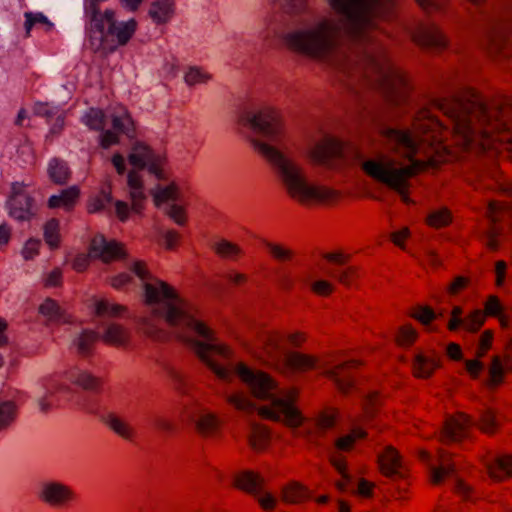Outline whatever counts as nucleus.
I'll return each instance as SVG.
<instances>
[{"label":"nucleus","mask_w":512,"mask_h":512,"mask_svg":"<svg viewBox=\"0 0 512 512\" xmlns=\"http://www.w3.org/2000/svg\"><path fill=\"white\" fill-rule=\"evenodd\" d=\"M338 19L320 18L303 29L289 32L284 39L294 50L328 63L341 81L358 93L357 82L378 91L395 109L413 110V128L383 126L381 135L391 150L411 161L399 166L379 150H365L325 134L314 141L309 156L314 164L329 169L358 165L371 178L396 191L406 203L408 179L421 167L414 159L425 134L445 126L431 111H440L451 130L466 147H479L512 159V96L485 98L476 90L451 86L441 95L429 96L423 105L415 102L407 76L388 59L378 39V18L389 17L394 0H329Z\"/></svg>","instance_id":"f257e3e1"},{"label":"nucleus","mask_w":512,"mask_h":512,"mask_svg":"<svg viewBox=\"0 0 512 512\" xmlns=\"http://www.w3.org/2000/svg\"><path fill=\"white\" fill-rule=\"evenodd\" d=\"M132 275L140 280L150 311V316L145 317L142 323L149 337L163 340L167 337L164 326L173 328L176 336L194 351L220 381L231 384L237 380L246 387L250 396L264 402L258 405L242 391H224L226 401L237 410L256 413L292 427L303 423L304 418L294 404L295 393L279 388L268 374L233 360L230 350L196 317L194 307L179 297L167 283L152 276L143 262H134L130 272L113 277L111 284L117 289L124 288L132 283Z\"/></svg>","instance_id":"f03ea898"},{"label":"nucleus","mask_w":512,"mask_h":512,"mask_svg":"<svg viewBox=\"0 0 512 512\" xmlns=\"http://www.w3.org/2000/svg\"><path fill=\"white\" fill-rule=\"evenodd\" d=\"M237 118L239 125L252 131L255 136L251 140L253 147L270 164L291 197L302 203H312L327 201L334 196L331 189L309 181L275 110L244 111Z\"/></svg>","instance_id":"7ed1b4c3"},{"label":"nucleus","mask_w":512,"mask_h":512,"mask_svg":"<svg viewBox=\"0 0 512 512\" xmlns=\"http://www.w3.org/2000/svg\"><path fill=\"white\" fill-rule=\"evenodd\" d=\"M286 340H289L293 345L299 344L298 335L296 334L287 338L278 332L263 330L253 348V353L259 359L281 371L304 372L311 369H321L322 373L331 379L343 393H348L355 387L351 370L359 365V361L350 359L333 367H328L313 356L288 350L285 346Z\"/></svg>","instance_id":"20e7f679"},{"label":"nucleus","mask_w":512,"mask_h":512,"mask_svg":"<svg viewBox=\"0 0 512 512\" xmlns=\"http://www.w3.org/2000/svg\"><path fill=\"white\" fill-rule=\"evenodd\" d=\"M67 382L91 393H97L101 389L100 379L80 368H73L63 375L45 376L37 383L35 392V401L41 412H48L60 397L70 396L71 388Z\"/></svg>","instance_id":"39448f33"},{"label":"nucleus","mask_w":512,"mask_h":512,"mask_svg":"<svg viewBox=\"0 0 512 512\" xmlns=\"http://www.w3.org/2000/svg\"><path fill=\"white\" fill-rule=\"evenodd\" d=\"M98 2L99 0H85L84 2V13L90 37L97 41L99 46H104L108 37H116L118 45H125L135 32V20L117 22L113 10L107 9L101 13Z\"/></svg>","instance_id":"423d86ee"},{"label":"nucleus","mask_w":512,"mask_h":512,"mask_svg":"<svg viewBox=\"0 0 512 512\" xmlns=\"http://www.w3.org/2000/svg\"><path fill=\"white\" fill-rule=\"evenodd\" d=\"M160 157L157 156L147 145L142 142H135L129 154V163L134 170L127 175V184L129 187V195L132 201L131 209L139 213L142 209V203L146 199L144 193L143 182L136 170L147 169L150 174L156 178H162V170L160 168Z\"/></svg>","instance_id":"0eeeda50"},{"label":"nucleus","mask_w":512,"mask_h":512,"mask_svg":"<svg viewBox=\"0 0 512 512\" xmlns=\"http://www.w3.org/2000/svg\"><path fill=\"white\" fill-rule=\"evenodd\" d=\"M367 433L359 422L353 420L351 423L350 433L338 438L335 441V450L330 460L334 468L342 476V480L338 482V488L341 491H350L362 497H370L373 490V485L366 480L353 481L347 471L345 459L341 456L340 452L349 451L352 449L354 443L358 439H364Z\"/></svg>","instance_id":"6e6552de"},{"label":"nucleus","mask_w":512,"mask_h":512,"mask_svg":"<svg viewBox=\"0 0 512 512\" xmlns=\"http://www.w3.org/2000/svg\"><path fill=\"white\" fill-rule=\"evenodd\" d=\"M82 121L90 129L101 131L99 139L103 149H108L112 145L118 144L119 137L117 133L125 134L128 137H131L133 133V120L124 108H120L112 114L111 123L113 131L105 130L107 117L99 108L88 109L82 116Z\"/></svg>","instance_id":"1a4fd4ad"},{"label":"nucleus","mask_w":512,"mask_h":512,"mask_svg":"<svg viewBox=\"0 0 512 512\" xmlns=\"http://www.w3.org/2000/svg\"><path fill=\"white\" fill-rule=\"evenodd\" d=\"M101 333L93 330L84 329L77 335L73 342L72 348L75 351L85 357L92 353L93 346L96 341L102 337V339L111 345L124 346L127 344L129 339V332L122 325L103 319L100 323Z\"/></svg>","instance_id":"9d476101"},{"label":"nucleus","mask_w":512,"mask_h":512,"mask_svg":"<svg viewBox=\"0 0 512 512\" xmlns=\"http://www.w3.org/2000/svg\"><path fill=\"white\" fill-rule=\"evenodd\" d=\"M420 458L428 465L431 482L441 484L446 478L451 480L452 488L463 498H470L471 488L458 476V469L448 453L440 452L436 458L423 451Z\"/></svg>","instance_id":"9b49d317"},{"label":"nucleus","mask_w":512,"mask_h":512,"mask_svg":"<svg viewBox=\"0 0 512 512\" xmlns=\"http://www.w3.org/2000/svg\"><path fill=\"white\" fill-rule=\"evenodd\" d=\"M476 425L468 415L459 414L446 419L441 432V439L445 442H457L468 437L469 429ZM480 429L486 433H493L497 427L496 417L491 409H485L481 412L480 419L477 422Z\"/></svg>","instance_id":"f8f14e48"},{"label":"nucleus","mask_w":512,"mask_h":512,"mask_svg":"<svg viewBox=\"0 0 512 512\" xmlns=\"http://www.w3.org/2000/svg\"><path fill=\"white\" fill-rule=\"evenodd\" d=\"M125 255L122 246L116 241H109L103 235H96L90 244L89 254H79L73 261V268L77 271H84L90 258H98L104 262L121 258Z\"/></svg>","instance_id":"ddd939ff"},{"label":"nucleus","mask_w":512,"mask_h":512,"mask_svg":"<svg viewBox=\"0 0 512 512\" xmlns=\"http://www.w3.org/2000/svg\"><path fill=\"white\" fill-rule=\"evenodd\" d=\"M89 213H103L108 217L116 216L120 221L128 220L130 207L121 200H114L110 188H102L98 194L92 196L87 204Z\"/></svg>","instance_id":"4468645a"},{"label":"nucleus","mask_w":512,"mask_h":512,"mask_svg":"<svg viewBox=\"0 0 512 512\" xmlns=\"http://www.w3.org/2000/svg\"><path fill=\"white\" fill-rule=\"evenodd\" d=\"M264 479L252 471H244L233 477V485L258 496L260 505L265 510H271L276 504V499L270 493L263 492Z\"/></svg>","instance_id":"2eb2a0df"},{"label":"nucleus","mask_w":512,"mask_h":512,"mask_svg":"<svg viewBox=\"0 0 512 512\" xmlns=\"http://www.w3.org/2000/svg\"><path fill=\"white\" fill-rule=\"evenodd\" d=\"M153 200L157 206L167 203L165 207L167 215L178 225L185 223L183 209L177 204V202L180 201V194L175 184L157 186L153 192Z\"/></svg>","instance_id":"dca6fc26"},{"label":"nucleus","mask_w":512,"mask_h":512,"mask_svg":"<svg viewBox=\"0 0 512 512\" xmlns=\"http://www.w3.org/2000/svg\"><path fill=\"white\" fill-rule=\"evenodd\" d=\"M413 38L418 45L434 50H443L449 45L447 37L434 22L419 25Z\"/></svg>","instance_id":"f3484780"},{"label":"nucleus","mask_w":512,"mask_h":512,"mask_svg":"<svg viewBox=\"0 0 512 512\" xmlns=\"http://www.w3.org/2000/svg\"><path fill=\"white\" fill-rule=\"evenodd\" d=\"M39 498L51 506L61 507L72 501L75 493L59 481H46L41 485Z\"/></svg>","instance_id":"a211bd4d"},{"label":"nucleus","mask_w":512,"mask_h":512,"mask_svg":"<svg viewBox=\"0 0 512 512\" xmlns=\"http://www.w3.org/2000/svg\"><path fill=\"white\" fill-rule=\"evenodd\" d=\"M188 418L194 423L198 432L203 436H212L217 433L220 427V420L208 410L197 407L189 412Z\"/></svg>","instance_id":"6ab92c4d"},{"label":"nucleus","mask_w":512,"mask_h":512,"mask_svg":"<svg viewBox=\"0 0 512 512\" xmlns=\"http://www.w3.org/2000/svg\"><path fill=\"white\" fill-rule=\"evenodd\" d=\"M484 320L485 315L480 310H475L470 315L463 318L461 308L454 307L449 321V329L454 331L463 328L468 332H475L483 325Z\"/></svg>","instance_id":"aec40b11"},{"label":"nucleus","mask_w":512,"mask_h":512,"mask_svg":"<svg viewBox=\"0 0 512 512\" xmlns=\"http://www.w3.org/2000/svg\"><path fill=\"white\" fill-rule=\"evenodd\" d=\"M381 471L388 477L402 478L403 465L398 452L392 446H386L378 455Z\"/></svg>","instance_id":"412c9836"},{"label":"nucleus","mask_w":512,"mask_h":512,"mask_svg":"<svg viewBox=\"0 0 512 512\" xmlns=\"http://www.w3.org/2000/svg\"><path fill=\"white\" fill-rule=\"evenodd\" d=\"M9 214L11 217L24 221L32 215V198L23 192H14L7 202Z\"/></svg>","instance_id":"4be33fe9"},{"label":"nucleus","mask_w":512,"mask_h":512,"mask_svg":"<svg viewBox=\"0 0 512 512\" xmlns=\"http://www.w3.org/2000/svg\"><path fill=\"white\" fill-rule=\"evenodd\" d=\"M103 422L118 436L131 441L135 435L134 428L122 417L112 411L102 415Z\"/></svg>","instance_id":"5701e85b"},{"label":"nucleus","mask_w":512,"mask_h":512,"mask_svg":"<svg viewBox=\"0 0 512 512\" xmlns=\"http://www.w3.org/2000/svg\"><path fill=\"white\" fill-rule=\"evenodd\" d=\"M486 468L493 480L500 481L503 478L512 475V457L508 455L494 456L486 464Z\"/></svg>","instance_id":"b1692460"},{"label":"nucleus","mask_w":512,"mask_h":512,"mask_svg":"<svg viewBox=\"0 0 512 512\" xmlns=\"http://www.w3.org/2000/svg\"><path fill=\"white\" fill-rule=\"evenodd\" d=\"M174 13L172 0H154L149 8L148 14L156 24L167 23Z\"/></svg>","instance_id":"393cba45"},{"label":"nucleus","mask_w":512,"mask_h":512,"mask_svg":"<svg viewBox=\"0 0 512 512\" xmlns=\"http://www.w3.org/2000/svg\"><path fill=\"white\" fill-rule=\"evenodd\" d=\"M79 195V188L73 185L61 190L59 194L51 195L48 200V205L50 208L64 207L69 210L74 206Z\"/></svg>","instance_id":"a878e982"},{"label":"nucleus","mask_w":512,"mask_h":512,"mask_svg":"<svg viewBox=\"0 0 512 512\" xmlns=\"http://www.w3.org/2000/svg\"><path fill=\"white\" fill-rule=\"evenodd\" d=\"M439 360L434 355L416 354L414 357V373L417 377L428 378L439 367Z\"/></svg>","instance_id":"bb28decb"},{"label":"nucleus","mask_w":512,"mask_h":512,"mask_svg":"<svg viewBox=\"0 0 512 512\" xmlns=\"http://www.w3.org/2000/svg\"><path fill=\"white\" fill-rule=\"evenodd\" d=\"M39 312L53 323H67L69 316L52 299H46L39 307Z\"/></svg>","instance_id":"cd10ccee"},{"label":"nucleus","mask_w":512,"mask_h":512,"mask_svg":"<svg viewBox=\"0 0 512 512\" xmlns=\"http://www.w3.org/2000/svg\"><path fill=\"white\" fill-rule=\"evenodd\" d=\"M247 439L253 449L261 450L269 442L270 433L265 427L256 423H251L249 426Z\"/></svg>","instance_id":"c85d7f7f"},{"label":"nucleus","mask_w":512,"mask_h":512,"mask_svg":"<svg viewBox=\"0 0 512 512\" xmlns=\"http://www.w3.org/2000/svg\"><path fill=\"white\" fill-rule=\"evenodd\" d=\"M48 175L56 184L66 183L70 176L67 163L58 158L51 159L48 164Z\"/></svg>","instance_id":"c756f323"},{"label":"nucleus","mask_w":512,"mask_h":512,"mask_svg":"<svg viewBox=\"0 0 512 512\" xmlns=\"http://www.w3.org/2000/svg\"><path fill=\"white\" fill-rule=\"evenodd\" d=\"M310 496L309 491L300 485L293 482L283 488L282 499L286 503L297 504L305 501Z\"/></svg>","instance_id":"7c9ffc66"},{"label":"nucleus","mask_w":512,"mask_h":512,"mask_svg":"<svg viewBox=\"0 0 512 512\" xmlns=\"http://www.w3.org/2000/svg\"><path fill=\"white\" fill-rule=\"evenodd\" d=\"M124 311V307L110 303L107 300H97L94 303V312L98 317H116Z\"/></svg>","instance_id":"2f4dec72"},{"label":"nucleus","mask_w":512,"mask_h":512,"mask_svg":"<svg viewBox=\"0 0 512 512\" xmlns=\"http://www.w3.org/2000/svg\"><path fill=\"white\" fill-rule=\"evenodd\" d=\"M213 249L218 255L228 259H235L242 253L241 249L237 245L224 239L216 241L213 244Z\"/></svg>","instance_id":"473e14b6"},{"label":"nucleus","mask_w":512,"mask_h":512,"mask_svg":"<svg viewBox=\"0 0 512 512\" xmlns=\"http://www.w3.org/2000/svg\"><path fill=\"white\" fill-rule=\"evenodd\" d=\"M163 369L168 378L171 380L174 388L179 392H184L186 386V377L184 373L170 363L163 364Z\"/></svg>","instance_id":"72a5a7b5"},{"label":"nucleus","mask_w":512,"mask_h":512,"mask_svg":"<svg viewBox=\"0 0 512 512\" xmlns=\"http://www.w3.org/2000/svg\"><path fill=\"white\" fill-rule=\"evenodd\" d=\"M506 368L499 358L495 357L489 369V379L486 380L487 385L496 387L503 381Z\"/></svg>","instance_id":"f704fd0d"},{"label":"nucleus","mask_w":512,"mask_h":512,"mask_svg":"<svg viewBox=\"0 0 512 512\" xmlns=\"http://www.w3.org/2000/svg\"><path fill=\"white\" fill-rule=\"evenodd\" d=\"M427 220L430 226L440 228L448 225L451 222L452 217L448 209L440 208L432 211Z\"/></svg>","instance_id":"c9c22d12"},{"label":"nucleus","mask_w":512,"mask_h":512,"mask_svg":"<svg viewBox=\"0 0 512 512\" xmlns=\"http://www.w3.org/2000/svg\"><path fill=\"white\" fill-rule=\"evenodd\" d=\"M16 407L11 401L0 402V430L7 428L14 420Z\"/></svg>","instance_id":"e433bc0d"},{"label":"nucleus","mask_w":512,"mask_h":512,"mask_svg":"<svg viewBox=\"0 0 512 512\" xmlns=\"http://www.w3.org/2000/svg\"><path fill=\"white\" fill-rule=\"evenodd\" d=\"M151 425L160 433L166 435L175 429L174 423L160 413H154L149 417Z\"/></svg>","instance_id":"4c0bfd02"},{"label":"nucleus","mask_w":512,"mask_h":512,"mask_svg":"<svg viewBox=\"0 0 512 512\" xmlns=\"http://www.w3.org/2000/svg\"><path fill=\"white\" fill-rule=\"evenodd\" d=\"M36 24H43L47 26V30H51L53 28V23L41 12L33 13L26 12L25 13V29L27 33L30 32L32 27Z\"/></svg>","instance_id":"58836bf2"},{"label":"nucleus","mask_w":512,"mask_h":512,"mask_svg":"<svg viewBox=\"0 0 512 512\" xmlns=\"http://www.w3.org/2000/svg\"><path fill=\"white\" fill-rule=\"evenodd\" d=\"M59 223L56 219L49 220L44 226V238L51 248H56L59 243Z\"/></svg>","instance_id":"ea45409f"},{"label":"nucleus","mask_w":512,"mask_h":512,"mask_svg":"<svg viewBox=\"0 0 512 512\" xmlns=\"http://www.w3.org/2000/svg\"><path fill=\"white\" fill-rule=\"evenodd\" d=\"M512 212V208L499 201H491L487 207V214L491 222H498L502 215Z\"/></svg>","instance_id":"a19ab883"},{"label":"nucleus","mask_w":512,"mask_h":512,"mask_svg":"<svg viewBox=\"0 0 512 512\" xmlns=\"http://www.w3.org/2000/svg\"><path fill=\"white\" fill-rule=\"evenodd\" d=\"M485 311L490 316L498 317L503 325L506 324L503 314V306L497 297L492 296L488 299L485 305Z\"/></svg>","instance_id":"79ce46f5"},{"label":"nucleus","mask_w":512,"mask_h":512,"mask_svg":"<svg viewBox=\"0 0 512 512\" xmlns=\"http://www.w3.org/2000/svg\"><path fill=\"white\" fill-rule=\"evenodd\" d=\"M209 78L210 76L198 67H190L184 76L185 82L188 85L205 83Z\"/></svg>","instance_id":"37998d69"},{"label":"nucleus","mask_w":512,"mask_h":512,"mask_svg":"<svg viewBox=\"0 0 512 512\" xmlns=\"http://www.w3.org/2000/svg\"><path fill=\"white\" fill-rule=\"evenodd\" d=\"M496 223L497 222H491V225L485 235L486 245L491 250H496L499 246L498 237L501 234V228L498 227Z\"/></svg>","instance_id":"c03bdc74"},{"label":"nucleus","mask_w":512,"mask_h":512,"mask_svg":"<svg viewBox=\"0 0 512 512\" xmlns=\"http://www.w3.org/2000/svg\"><path fill=\"white\" fill-rule=\"evenodd\" d=\"M416 338L415 330L410 326L401 327L396 335L397 342L401 346L410 345Z\"/></svg>","instance_id":"a18cd8bd"},{"label":"nucleus","mask_w":512,"mask_h":512,"mask_svg":"<svg viewBox=\"0 0 512 512\" xmlns=\"http://www.w3.org/2000/svg\"><path fill=\"white\" fill-rule=\"evenodd\" d=\"M330 275L336 278L339 282L348 285L356 276V270L354 267L341 268L332 271Z\"/></svg>","instance_id":"49530a36"},{"label":"nucleus","mask_w":512,"mask_h":512,"mask_svg":"<svg viewBox=\"0 0 512 512\" xmlns=\"http://www.w3.org/2000/svg\"><path fill=\"white\" fill-rule=\"evenodd\" d=\"M263 244L265 245V247L270 251V253L277 259L279 260H286V259H289L291 257V251L279 246V245H276V244H273V243H270L266 240L263 241Z\"/></svg>","instance_id":"de8ad7c7"},{"label":"nucleus","mask_w":512,"mask_h":512,"mask_svg":"<svg viewBox=\"0 0 512 512\" xmlns=\"http://www.w3.org/2000/svg\"><path fill=\"white\" fill-rule=\"evenodd\" d=\"M17 154L24 164H31L34 161L33 149L28 141H25L18 147Z\"/></svg>","instance_id":"09e8293b"},{"label":"nucleus","mask_w":512,"mask_h":512,"mask_svg":"<svg viewBox=\"0 0 512 512\" xmlns=\"http://www.w3.org/2000/svg\"><path fill=\"white\" fill-rule=\"evenodd\" d=\"M34 110L37 115L46 118H51L58 114V108L56 106H50L47 103H37Z\"/></svg>","instance_id":"8fccbe9b"},{"label":"nucleus","mask_w":512,"mask_h":512,"mask_svg":"<svg viewBox=\"0 0 512 512\" xmlns=\"http://www.w3.org/2000/svg\"><path fill=\"white\" fill-rule=\"evenodd\" d=\"M447 0H416L419 6L426 11H440Z\"/></svg>","instance_id":"3c124183"},{"label":"nucleus","mask_w":512,"mask_h":512,"mask_svg":"<svg viewBox=\"0 0 512 512\" xmlns=\"http://www.w3.org/2000/svg\"><path fill=\"white\" fill-rule=\"evenodd\" d=\"M40 246V241L36 239H30L26 242L22 255L26 260L32 259L37 253Z\"/></svg>","instance_id":"603ef678"},{"label":"nucleus","mask_w":512,"mask_h":512,"mask_svg":"<svg viewBox=\"0 0 512 512\" xmlns=\"http://www.w3.org/2000/svg\"><path fill=\"white\" fill-rule=\"evenodd\" d=\"M477 356L482 357L491 346L492 335L490 332H484L478 339Z\"/></svg>","instance_id":"864d4df0"},{"label":"nucleus","mask_w":512,"mask_h":512,"mask_svg":"<svg viewBox=\"0 0 512 512\" xmlns=\"http://www.w3.org/2000/svg\"><path fill=\"white\" fill-rule=\"evenodd\" d=\"M224 279L232 285L240 286L247 281V276L234 270H230L225 273Z\"/></svg>","instance_id":"5fc2aeb1"},{"label":"nucleus","mask_w":512,"mask_h":512,"mask_svg":"<svg viewBox=\"0 0 512 512\" xmlns=\"http://www.w3.org/2000/svg\"><path fill=\"white\" fill-rule=\"evenodd\" d=\"M465 367H466V370L468 371V373L473 377V378H478L481 371L483 370V363L481 361H479L478 359H475V360H467L465 362Z\"/></svg>","instance_id":"6e6d98bb"},{"label":"nucleus","mask_w":512,"mask_h":512,"mask_svg":"<svg viewBox=\"0 0 512 512\" xmlns=\"http://www.w3.org/2000/svg\"><path fill=\"white\" fill-rule=\"evenodd\" d=\"M311 288L314 292L320 295H328L332 292V285L325 280H318L311 284Z\"/></svg>","instance_id":"4d7b16f0"},{"label":"nucleus","mask_w":512,"mask_h":512,"mask_svg":"<svg viewBox=\"0 0 512 512\" xmlns=\"http://www.w3.org/2000/svg\"><path fill=\"white\" fill-rule=\"evenodd\" d=\"M468 280L463 276H457L453 282L448 286V292L451 295H456L459 291L466 287Z\"/></svg>","instance_id":"13d9d810"},{"label":"nucleus","mask_w":512,"mask_h":512,"mask_svg":"<svg viewBox=\"0 0 512 512\" xmlns=\"http://www.w3.org/2000/svg\"><path fill=\"white\" fill-rule=\"evenodd\" d=\"M415 317L420 320L422 323H429L435 318V313L432 309L428 307H422L415 314Z\"/></svg>","instance_id":"bf43d9fd"},{"label":"nucleus","mask_w":512,"mask_h":512,"mask_svg":"<svg viewBox=\"0 0 512 512\" xmlns=\"http://www.w3.org/2000/svg\"><path fill=\"white\" fill-rule=\"evenodd\" d=\"M410 235L409 229L404 227L398 231H395L391 237L395 245L404 248L403 241Z\"/></svg>","instance_id":"052dcab7"},{"label":"nucleus","mask_w":512,"mask_h":512,"mask_svg":"<svg viewBox=\"0 0 512 512\" xmlns=\"http://www.w3.org/2000/svg\"><path fill=\"white\" fill-rule=\"evenodd\" d=\"M178 237H179V235L176 231L167 230L163 235V241H164L166 248H168V249L174 248V246L176 245V243L178 241Z\"/></svg>","instance_id":"680f3d73"},{"label":"nucleus","mask_w":512,"mask_h":512,"mask_svg":"<svg viewBox=\"0 0 512 512\" xmlns=\"http://www.w3.org/2000/svg\"><path fill=\"white\" fill-rule=\"evenodd\" d=\"M81 406L84 410L89 413L96 414L98 413V405L94 398L92 397H84L81 400Z\"/></svg>","instance_id":"e2e57ef3"},{"label":"nucleus","mask_w":512,"mask_h":512,"mask_svg":"<svg viewBox=\"0 0 512 512\" xmlns=\"http://www.w3.org/2000/svg\"><path fill=\"white\" fill-rule=\"evenodd\" d=\"M112 163L117 171L118 174L120 175H124L125 172H126V165H125V160H124V157L119 154V153H116L113 157H112Z\"/></svg>","instance_id":"0e129e2a"},{"label":"nucleus","mask_w":512,"mask_h":512,"mask_svg":"<svg viewBox=\"0 0 512 512\" xmlns=\"http://www.w3.org/2000/svg\"><path fill=\"white\" fill-rule=\"evenodd\" d=\"M47 286H58L61 283V271L60 269L52 270L45 280Z\"/></svg>","instance_id":"69168bd1"},{"label":"nucleus","mask_w":512,"mask_h":512,"mask_svg":"<svg viewBox=\"0 0 512 512\" xmlns=\"http://www.w3.org/2000/svg\"><path fill=\"white\" fill-rule=\"evenodd\" d=\"M336 421L337 419L335 414H325L321 417L319 425L323 429H329L336 424Z\"/></svg>","instance_id":"338daca9"},{"label":"nucleus","mask_w":512,"mask_h":512,"mask_svg":"<svg viewBox=\"0 0 512 512\" xmlns=\"http://www.w3.org/2000/svg\"><path fill=\"white\" fill-rule=\"evenodd\" d=\"M506 271V263L504 261H498L495 265V273L497 284L501 285L504 281Z\"/></svg>","instance_id":"774afa93"}]
</instances>
